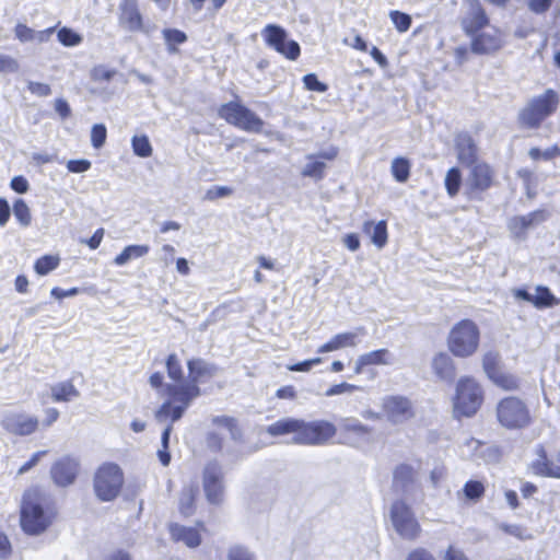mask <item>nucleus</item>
Here are the masks:
<instances>
[{"label": "nucleus", "mask_w": 560, "mask_h": 560, "mask_svg": "<svg viewBox=\"0 0 560 560\" xmlns=\"http://www.w3.org/2000/svg\"><path fill=\"white\" fill-rule=\"evenodd\" d=\"M212 424L225 428L233 440H241L242 438L241 428L234 417L217 416L212 419Z\"/></svg>", "instance_id": "nucleus-37"}, {"label": "nucleus", "mask_w": 560, "mask_h": 560, "mask_svg": "<svg viewBox=\"0 0 560 560\" xmlns=\"http://www.w3.org/2000/svg\"><path fill=\"white\" fill-rule=\"evenodd\" d=\"M528 155L533 161H548L556 159L560 155V148L558 145H553L545 151H541L539 148H532L528 151Z\"/></svg>", "instance_id": "nucleus-45"}, {"label": "nucleus", "mask_w": 560, "mask_h": 560, "mask_svg": "<svg viewBox=\"0 0 560 560\" xmlns=\"http://www.w3.org/2000/svg\"><path fill=\"white\" fill-rule=\"evenodd\" d=\"M39 424L37 417L22 412L11 415L3 420L5 431L18 436H26L35 433Z\"/></svg>", "instance_id": "nucleus-21"}, {"label": "nucleus", "mask_w": 560, "mask_h": 560, "mask_svg": "<svg viewBox=\"0 0 560 560\" xmlns=\"http://www.w3.org/2000/svg\"><path fill=\"white\" fill-rule=\"evenodd\" d=\"M463 184V175L457 166L447 170L444 178V186L447 195L454 198L458 195Z\"/></svg>", "instance_id": "nucleus-34"}, {"label": "nucleus", "mask_w": 560, "mask_h": 560, "mask_svg": "<svg viewBox=\"0 0 560 560\" xmlns=\"http://www.w3.org/2000/svg\"><path fill=\"white\" fill-rule=\"evenodd\" d=\"M434 374L444 381H453L456 375V365L453 359L445 352H439L432 360Z\"/></svg>", "instance_id": "nucleus-28"}, {"label": "nucleus", "mask_w": 560, "mask_h": 560, "mask_svg": "<svg viewBox=\"0 0 560 560\" xmlns=\"http://www.w3.org/2000/svg\"><path fill=\"white\" fill-rule=\"evenodd\" d=\"M14 34L21 43H27L34 40L35 31L26 24L18 23L14 27Z\"/></svg>", "instance_id": "nucleus-49"}, {"label": "nucleus", "mask_w": 560, "mask_h": 560, "mask_svg": "<svg viewBox=\"0 0 560 560\" xmlns=\"http://www.w3.org/2000/svg\"><path fill=\"white\" fill-rule=\"evenodd\" d=\"M383 412L388 421L399 423L413 417L410 400L401 396H388L383 401Z\"/></svg>", "instance_id": "nucleus-19"}, {"label": "nucleus", "mask_w": 560, "mask_h": 560, "mask_svg": "<svg viewBox=\"0 0 560 560\" xmlns=\"http://www.w3.org/2000/svg\"><path fill=\"white\" fill-rule=\"evenodd\" d=\"M27 90L36 96L46 97L51 94V88L47 83L30 81L27 83Z\"/></svg>", "instance_id": "nucleus-51"}, {"label": "nucleus", "mask_w": 560, "mask_h": 560, "mask_svg": "<svg viewBox=\"0 0 560 560\" xmlns=\"http://www.w3.org/2000/svg\"><path fill=\"white\" fill-rule=\"evenodd\" d=\"M60 264V258L57 255H44L36 259L34 270L39 276H45L55 270Z\"/></svg>", "instance_id": "nucleus-38"}, {"label": "nucleus", "mask_w": 560, "mask_h": 560, "mask_svg": "<svg viewBox=\"0 0 560 560\" xmlns=\"http://www.w3.org/2000/svg\"><path fill=\"white\" fill-rule=\"evenodd\" d=\"M462 28L470 37V50L476 55H493L505 45L503 32L490 25V18L478 0L470 2V9L462 20Z\"/></svg>", "instance_id": "nucleus-3"}, {"label": "nucleus", "mask_w": 560, "mask_h": 560, "mask_svg": "<svg viewBox=\"0 0 560 560\" xmlns=\"http://www.w3.org/2000/svg\"><path fill=\"white\" fill-rule=\"evenodd\" d=\"M548 215L545 209H537L525 215H515L509 221V230L514 236L524 237L528 229L545 222Z\"/></svg>", "instance_id": "nucleus-23"}, {"label": "nucleus", "mask_w": 560, "mask_h": 560, "mask_svg": "<svg viewBox=\"0 0 560 560\" xmlns=\"http://www.w3.org/2000/svg\"><path fill=\"white\" fill-rule=\"evenodd\" d=\"M300 422L301 419L298 418H283L269 424L266 432L272 438L292 434L295 444V438L300 434Z\"/></svg>", "instance_id": "nucleus-27"}, {"label": "nucleus", "mask_w": 560, "mask_h": 560, "mask_svg": "<svg viewBox=\"0 0 560 560\" xmlns=\"http://www.w3.org/2000/svg\"><path fill=\"white\" fill-rule=\"evenodd\" d=\"M338 433V427L331 421L317 419L306 421L301 419L300 434L295 438L298 445L320 446L332 441Z\"/></svg>", "instance_id": "nucleus-11"}, {"label": "nucleus", "mask_w": 560, "mask_h": 560, "mask_svg": "<svg viewBox=\"0 0 560 560\" xmlns=\"http://www.w3.org/2000/svg\"><path fill=\"white\" fill-rule=\"evenodd\" d=\"M407 560H436V559L427 549L417 548L409 552Z\"/></svg>", "instance_id": "nucleus-60"}, {"label": "nucleus", "mask_w": 560, "mask_h": 560, "mask_svg": "<svg viewBox=\"0 0 560 560\" xmlns=\"http://www.w3.org/2000/svg\"><path fill=\"white\" fill-rule=\"evenodd\" d=\"M390 521L395 530L405 539L415 540L421 534L419 522L404 500H396L392 504Z\"/></svg>", "instance_id": "nucleus-13"}, {"label": "nucleus", "mask_w": 560, "mask_h": 560, "mask_svg": "<svg viewBox=\"0 0 560 560\" xmlns=\"http://www.w3.org/2000/svg\"><path fill=\"white\" fill-rule=\"evenodd\" d=\"M188 376L185 378L182 361L176 353H170L165 359V369L172 383L164 385L161 372L151 374L149 382L155 388L163 387L165 400L155 411L158 420H179L190 404L201 395L199 384L213 377L218 372L214 364L203 359L192 358L186 362Z\"/></svg>", "instance_id": "nucleus-1"}, {"label": "nucleus", "mask_w": 560, "mask_h": 560, "mask_svg": "<svg viewBox=\"0 0 560 560\" xmlns=\"http://www.w3.org/2000/svg\"><path fill=\"white\" fill-rule=\"evenodd\" d=\"M233 194V189L228 186H213L209 188L206 192V199L208 200H217L219 198H224L231 196Z\"/></svg>", "instance_id": "nucleus-52"}, {"label": "nucleus", "mask_w": 560, "mask_h": 560, "mask_svg": "<svg viewBox=\"0 0 560 560\" xmlns=\"http://www.w3.org/2000/svg\"><path fill=\"white\" fill-rule=\"evenodd\" d=\"M119 24L130 32H143L144 20L138 0H121L119 3Z\"/></svg>", "instance_id": "nucleus-20"}, {"label": "nucleus", "mask_w": 560, "mask_h": 560, "mask_svg": "<svg viewBox=\"0 0 560 560\" xmlns=\"http://www.w3.org/2000/svg\"><path fill=\"white\" fill-rule=\"evenodd\" d=\"M560 95L553 89L532 97L520 110L517 121L522 128L539 129L559 108Z\"/></svg>", "instance_id": "nucleus-7"}, {"label": "nucleus", "mask_w": 560, "mask_h": 560, "mask_svg": "<svg viewBox=\"0 0 560 560\" xmlns=\"http://www.w3.org/2000/svg\"><path fill=\"white\" fill-rule=\"evenodd\" d=\"M362 231L371 237L372 243L376 247L383 248L387 244L388 232L387 222L385 220H381L377 223L371 220L365 221Z\"/></svg>", "instance_id": "nucleus-29"}, {"label": "nucleus", "mask_w": 560, "mask_h": 560, "mask_svg": "<svg viewBox=\"0 0 560 560\" xmlns=\"http://www.w3.org/2000/svg\"><path fill=\"white\" fill-rule=\"evenodd\" d=\"M12 553V546L8 536L0 532V559H7Z\"/></svg>", "instance_id": "nucleus-61"}, {"label": "nucleus", "mask_w": 560, "mask_h": 560, "mask_svg": "<svg viewBox=\"0 0 560 560\" xmlns=\"http://www.w3.org/2000/svg\"><path fill=\"white\" fill-rule=\"evenodd\" d=\"M482 368L488 380L503 392H517L521 388L520 377L505 371L498 352L489 351L482 357Z\"/></svg>", "instance_id": "nucleus-12"}, {"label": "nucleus", "mask_w": 560, "mask_h": 560, "mask_svg": "<svg viewBox=\"0 0 560 560\" xmlns=\"http://www.w3.org/2000/svg\"><path fill=\"white\" fill-rule=\"evenodd\" d=\"M415 481V470L410 465L400 464L394 471V486L405 489Z\"/></svg>", "instance_id": "nucleus-36"}, {"label": "nucleus", "mask_w": 560, "mask_h": 560, "mask_svg": "<svg viewBox=\"0 0 560 560\" xmlns=\"http://www.w3.org/2000/svg\"><path fill=\"white\" fill-rule=\"evenodd\" d=\"M338 149L335 147L329 148L326 151L319 152L317 155L311 154L307 156L310 161L302 171L303 177H311L316 180H320L325 176L326 164L318 159L326 161H334L338 156Z\"/></svg>", "instance_id": "nucleus-24"}, {"label": "nucleus", "mask_w": 560, "mask_h": 560, "mask_svg": "<svg viewBox=\"0 0 560 560\" xmlns=\"http://www.w3.org/2000/svg\"><path fill=\"white\" fill-rule=\"evenodd\" d=\"M107 137L106 127L103 124H96L91 130V142L95 149L104 145Z\"/></svg>", "instance_id": "nucleus-46"}, {"label": "nucleus", "mask_w": 560, "mask_h": 560, "mask_svg": "<svg viewBox=\"0 0 560 560\" xmlns=\"http://www.w3.org/2000/svg\"><path fill=\"white\" fill-rule=\"evenodd\" d=\"M172 541L182 542L187 548H198L202 542V534L207 533L203 521H197L194 526L171 523L167 527Z\"/></svg>", "instance_id": "nucleus-17"}, {"label": "nucleus", "mask_w": 560, "mask_h": 560, "mask_svg": "<svg viewBox=\"0 0 560 560\" xmlns=\"http://www.w3.org/2000/svg\"><path fill=\"white\" fill-rule=\"evenodd\" d=\"M553 0H528V9L536 13H546L552 5Z\"/></svg>", "instance_id": "nucleus-55"}, {"label": "nucleus", "mask_w": 560, "mask_h": 560, "mask_svg": "<svg viewBox=\"0 0 560 560\" xmlns=\"http://www.w3.org/2000/svg\"><path fill=\"white\" fill-rule=\"evenodd\" d=\"M13 214L22 226L31 225L32 214L25 200L19 198L13 202Z\"/></svg>", "instance_id": "nucleus-39"}, {"label": "nucleus", "mask_w": 560, "mask_h": 560, "mask_svg": "<svg viewBox=\"0 0 560 560\" xmlns=\"http://www.w3.org/2000/svg\"><path fill=\"white\" fill-rule=\"evenodd\" d=\"M372 431L371 427L361 423L355 418H343L338 428V443L349 446H358L359 444L369 441Z\"/></svg>", "instance_id": "nucleus-16"}, {"label": "nucleus", "mask_w": 560, "mask_h": 560, "mask_svg": "<svg viewBox=\"0 0 560 560\" xmlns=\"http://www.w3.org/2000/svg\"><path fill=\"white\" fill-rule=\"evenodd\" d=\"M390 353L387 349H377L364 354H361L354 365V374L359 375L365 372L372 365H386L389 363Z\"/></svg>", "instance_id": "nucleus-26"}, {"label": "nucleus", "mask_w": 560, "mask_h": 560, "mask_svg": "<svg viewBox=\"0 0 560 560\" xmlns=\"http://www.w3.org/2000/svg\"><path fill=\"white\" fill-rule=\"evenodd\" d=\"M162 35L170 50H176L177 45L187 40V35L177 28H164Z\"/></svg>", "instance_id": "nucleus-42"}, {"label": "nucleus", "mask_w": 560, "mask_h": 560, "mask_svg": "<svg viewBox=\"0 0 560 560\" xmlns=\"http://www.w3.org/2000/svg\"><path fill=\"white\" fill-rule=\"evenodd\" d=\"M20 70V63L11 56L0 54V73H15Z\"/></svg>", "instance_id": "nucleus-48"}, {"label": "nucleus", "mask_w": 560, "mask_h": 560, "mask_svg": "<svg viewBox=\"0 0 560 560\" xmlns=\"http://www.w3.org/2000/svg\"><path fill=\"white\" fill-rule=\"evenodd\" d=\"M480 345V330L477 324L468 318L456 323L450 330L447 348L456 358L474 355Z\"/></svg>", "instance_id": "nucleus-8"}, {"label": "nucleus", "mask_w": 560, "mask_h": 560, "mask_svg": "<svg viewBox=\"0 0 560 560\" xmlns=\"http://www.w3.org/2000/svg\"><path fill=\"white\" fill-rule=\"evenodd\" d=\"M131 147L137 156L149 158L152 155L153 149L145 135L133 136L131 139Z\"/></svg>", "instance_id": "nucleus-41"}, {"label": "nucleus", "mask_w": 560, "mask_h": 560, "mask_svg": "<svg viewBox=\"0 0 560 560\" xmlns=\"http://www.w3.org/2000/svg\"><path fill=\"white\" fill-rule=\"evenodd\" d=\"M276 397L279 399L293 400L296 398V390L292 385H285L277 389Z\"/></svg>", "instance_id": "nucleus-62"}, {"label": "nucleus", "mask_w": 560, "mask_h": 560, "mask_svg": "<svg viewBox=\"0 0 560 560\" xmlns=\"http://www.w3.org/2000/svg\"><path fill=\"white\" fill-rule=\"evenodd\" d=\"M265 43L289 60H296L301 55L298 42L287 40V32L276 24H267L261 31Z\"/></svg>", "instance_id": "nucleus-15"}, {"label": "nucleus", "mask_w": 560, "mask_h": 560, "mask_svg": "<svg viewBox=\"0 0 560 560\" xmlns=\"http://www.w3.org/2000/svg\"><path fill=\"white\" fill-rule=\"evenodd\" d=\"M51 399L56 402H67L79 396V390L75 388L71 380L60 382L51 386Z\"/></svg>", "instance_id": "nucleus-31"}, {"label": "nucleus", "mask_w": 560, "mask_h": 560, "mask_svg": "<svg viewBox=\"0 0 560 560\" xmlns=\"http://www.w3.org/2000/svg\"><path fill=\"white\" fill-rule=\"evenodd\" d=\"M218 115L226 124L243 131L260 133L264 130V120L245 106L237 96L235 100L220 105Z\"/></svg>", "instance_id": "nucleus-9"}, {"label": "nucleus", "mask_w": 560, "mask_h": 560, "mask_svg": "<svg viewBox=\"0 0 560 560\" xmlns=\"http://www.w3.org/2000/svg\"><path fill=\"white\" fill-rule=\"evenodd\" d=\"M58 509L55 500L38 486L27 488L22 497L20 525L32 536L45 533L55 522Z\"/></svg>", "instance_id": "nucleus-4"}, {"label": "nucleus", "mask_w": 560, "mask_h": 560, "mask_svg": "<svg viewBox=\"0 0 560 560\" xmlns=\"http://www.w3.org/2000/svg\"><path fill=\"white\" fill-rule=\"evenodd\" d=\"M91 168L89 160H70L67 163V170L71 173H84Z\"/></svg>", "instance_id": "nucleus-56"}, {"label": "nucleus", "mask_w": 560, "mask_h": 560, "mask_svg": "<svg viewBox=\"0 0 560 560\" xmlns=\"http://www.w3.org/2000/svg\"><path fill=\"white\" fill-rule=\"evenodd\" d=\"M411 163L407 158L397 156L393 160L390 172L398 183H406L410 177Z\"/></svg>", "instance_id": "nucleus-35"}, {"label": "nucleus", "mask_w": 560, "mask_h": 560, "mask_svg": "<svg viewBox=\"0 0 560 560\" xmlns=\"http://www.w3.org/2000/svg\"><path fill=\"white\" fill-rule=\"evenodd\" d=\"M457 161L468 168L465 195L468 200H482L485 195L499 186L498 171L486 160L480 159V150L475 139L468 133H460L455 139Z\"/></svg>", "instance_id": "nucleus-2"}, {"label": "nucleus", "mask_w": 560, "mask_h": 560, "mask_svg": "<svg viewBox=\"0 0 560 560\" xmlns=\"http://www.w3.org/2000/svg\"><path fill=\"white\" fill-rule=\"evenodd\" d=\"M202 486L209 503L219 505L223 502V474L217 463H209L205 467Z\"/></svg>", "instance_id": "nucleus-18"}, {"label": "nucleus", "mask_w": 560, "mask_h": 560, "mask_svg": "<svg viewBox=\"0 0 560 560\" xmlns=\"http://www.w3.org/2000/svg\"><path fill=\"white\" fill-rule=\"evenodd\" d=\"M228 560H255V557L246 547L236 545L229 549Z\"/></svg>", "instance_id": "nucleus-47"}, {"label": "nucleus", "mask_w": 560, "mask_h": 560, "mask_svg": "<svg viewBox=\"0 0 560 560\" xmlns=\"http://www.w3.org/2000/svg\"><path fill=\"white\" fill-rule=\"evenodd\" d=\"M498 424L508 431H522L534 422V416L527 401L518 396H503L494 408Z\"/></svg>", "instance_id": "nucleus-5"}, {"label": "nucleus", "mask_w": 560, "mask_h": 560, "mask_svg": "<svg viewBox=\"0 0 560 560\" xmlns=\"http://www.w3.org/2000/svg\"><path fill=\"white\" fill-rule=\"evenodd\" d=\"M55 109L62 119H67L71 115L70 106L63 98H57L55 101Z\"/></svg>", "instance_id": "nucleus-64"}, {"label": "nucleus", "mask_w": 560, "mask_h": 560, "mask_svg": "<svg viewBox=\"0 0 560 560\" xmlns=\"http://www.w3.org/2000/svg\"><path fill=\"white\" fill-rule=\"evenodd\" d=\"M319 363H322V358H313L288 365L287 368L291 372H308L314 365H318Z\"/></svg>", "instance_id": "nucleus-54"}, {"label": "nucleus", "mask_w": 560, "mask_h": 560, "mask_svg": "<svg viewBox=\"0 0 560 560\" xmlns=\"http://www.w3.org/2000/svg\"><path fill=\"white\" fill-rule=\"evenodd\" d=\"M195 11H201L206 2H209V10L219 11L228 0H189Z\"/></svg>", "instance_id": "nucleus-53"}, {"label": "nucleus", "mask_w": 560, "mask_h": 560, "mask_svg": "<svg viewBox=\"0 0 560 560\" xmlns=\"http://www.w3.org/2000/svg\"><path fill=\"white\" fill-rule=\"evenodd\" d=\"M304 85L310 91L325 92L327 85L320 82L315 73H308L303 77Z\"/></svg>", "instance_id": "nucleus-50"}, {"label": "nucleus", "mask_w": 560, "mask_h": 560, "mask_svg": "<svg viewBox=\"0 0 560 560\" xmlns=\"http://www.w3.org/2000/svg\"><path fill=\"white\" fill-rule=\"evenodd\" d=\"M485 402L481 384L470 375L458 378L452 398L453 416L457 420L474 417Z\"/></svg>", "instance_id": "nucleus-6"}, {"label": "nucleus", "mask_w": 560, "mask_h": 560, "mask_svg": "<svg viewBox=\"0 0 560 560\" xmlns=\"http://www.w3.org/2000/svg\"><path fill=\"white\" fill-rule=\"evenodd\" d=\"M357 389H358V387L355 385L343 382V383L335 384V385L330 386L327 389L326 395L335 396V395H339V394L347 393V392L352 393Z\"/></svg>", "instance_id": "nucleus-57"}, {"label": "nucleus", "mask_w": 560, "mask_h": 560, "mask_svg": "<svg viewBox=\"0 0 560 560\" xmlns=\"http://www.w3.org/2000/svg\"><path fill=\"white\" fill-rule=\"evenodd\" d=\"M560 304V299L557 298L548 287L537 285L533 296V305L538 308L553 307Z\"/></svg>", "instance_id": "nucleus-32"}, {"label": "nucleus", "mask_w": 560, "mask_h": 560, "mask_svg": "<svg viewBox=\"0 0 560 560\" xmlns=\"http://www.w3.org/2000/svg\"><path fill=\"white\" fill-rule=\"evenodd\" d=\"M79 463L72 457H63L54 463L50 475L54 482L67 487L74 482L78 476Z\"/></svg>", "instance_id": "nucleus-22"}, {"label": "nucleus", "mask_w": 560, "mask_h": 560, "mask_svg": "<svg viewBox=\"0 0 560 560\" xmlns=\"http://www.w3.org/2000/svg\"><path fill=\"white\" fill-rule=\"evenodd\" d=\"M486 492L483 482L479 480H468L463 487V493L467 500L477 502Z\"/></svg>", "instance_id": "nucleus-40"}, {"label": "nucleus", "mask_w": 560, "mask_h": 560, "mask_svg": "<svg viewBox=\"0 0 560 560\" xmlns=\"http://www.w3.org/2000/svg\"><path fill=\"white\" fill-rule=\"evenodd\" d=\"M10 187L12 190H14L18 194H25L28 190L30 185H28L27 179L24 176L19 175V176H14L11 179Z\"/></svg>", "instance_id": "nucleus-58"}, {"label": "nucleus", "mask_w": 560, "mask_h": 560, "mask_svg": "<svg viewBox=\"0 0 560 560\" xmlns=\"http://www.w3.org/2000/svg\"><path fill=\"white\" fill-rule=\"evenodd\" d=\"M357 346V334L354 332H341L334 336L329 341L322 345L318 349V353H326L336 351L342 348L355 347Z\"/></svg>", "instance_id": "nucleus-30"}, {"label": "nucleus", "mask_w": 560, "mask_h": 560, "mask_svg": "<svg viewBox=\"0 0 560 560\" xmlns=\"http://www.w3.org/2000/svg\"><path fill=\"white\" fill-rule=\"evenodd\" d=\"M124 472L115 463H104L95 471L93 487L96 497L104 502L116 499L124 486Z\"/></svg>", "instance_id": "nucleus-10"}, {"label": "nucleus", "mask_w": 560, "mask_h": 560, "mask_svg": "<svg viewBox=\"0 0 560 560\" xmlns=\"http://www.w3.org/2000/svg\"><path fill=\"white\" fill-rule=\"evenodd\" d=\"M149 250L150 247L148 245H128L115 257L114 264L117 266H124L131 259L145 256Z\"/></svg>", "instance_id": "nucleus-33"}, {"label": "nucleus", "mask_w": 560, "mask_h": 560, "mask_svg": "<svg viewBox=\"0 0 560 560\" xmlns=\"http://www.w3.org/2000/svg\"><path fill=\"white\" fill-rule=\"evenodd\" d=\"M443 560H469V558L462 549L450 545L445 550Z\"/></svg>", "instance_id": "nucleus-59"}, {"label": "nucleus", "mask_w": 560, "mask_h": 560, "mask_svg": "<svg viewBox=\"0 0 560 560\" xmlns=\"http://www.w3.org/2000/svg\"><path fill=\"white\" fill-rule=\"evenodd\" d=\"M389 16L399 33H405L410 28L412 21L409 14L394 10L390 11Z\"/></svg>", "instance_id": "nucleus-44"}, {"label": "nucleus", "mask_w": 560, "mask_h": 560, "mask_svg": "<svg viewBox=\"0 0 560 560\" xmlns=\"http://www.w3.org/2000/svg\"><path fill=\"white\" fill-rule=\"evenodd\" d=\"M199 495V487L196 483H189L183 487L178 497V512L185 517H191L197 510V500Z\"/></svg>", "instance_id": "nucleus-25"}, {"label": "nucleus", "mask_w": 560, "mask_h": 560, "mask_svg": "<svg viewBox=\"0 0 560 560\" xmlns=\"http://www.w3.org/2000/svg\"><path fill=\"white\" fill-rule=\"evenodd\" d=\"M58 40L66 47H73L82 42V36L69 27H61L57 32Z\"/></svg>", "instance_id": "nucleus-43"}, {"label": "nucleus", "mask_w": 560, "mask_h": 560, "mask_svg": "<svg viewBox=\"0 0 560 560\" xmlns=\"http://www.w3.org/2000/svg\"><path fill=\"white\" fill-rule=\"evenodd\" d=\"M103 560H133L129 551L118 548L107 553Z\"/></svg>", "instance_id": "nucleus-63"}, {"label": "nucleus", "mask_w": 560, "mask_h": 560, "mask_svg": "<svg viewBox=\"0 0 560 560\" xmlns=\"http://www.w3.org/2000/svg\"><path fill=\"white\" fill-rule=\"evenodd\" d=\"M526 472L539 478L560 479V452L555 458L545 444L535 447V458L528 463Z\"/></svg>", "instance_id": "nucleus-14"}]
</instances>
